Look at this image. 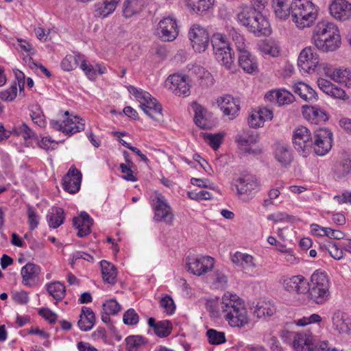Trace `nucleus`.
<instances>
[{
  "mask_svg": "<svg viewBox=\"0 0 351 351\" xmlns=\"http://www.w3.org/2000/svg\"><path fill=\"white\" fill-rule=\"evenodd\" d=\"M312 41L316 48L323 52L337 50L341 45L337 25L328 21L318 22L313 29Z\"/></svg>",
  "mask_w": 351,
  "mask_h": 351,
  "instance_id": "nucleus-1",
  "label": "nucleus"
},
{
  "mask_svg": "<svg viewBox=\"0 0 351 351\" xmlns=\"http://www.w3.org/2000/svg\"><path fill=\"white\" fill-rule=\"evenodd\" d=\"M218 308L231 327L241 328L247 323V310L236 294L225 293L218 304Z\"/></svg>",
  "mask_w": 351,
  "mask_h": 351,
  "instance_id": "nucleus-2",
  "label": "nucleus"
},
{
  "mask_svg": "<svg viewBox=\"0 0 351 351\" xmlns=\"http://www.w3.org/2000/svg\"><path fill=\"white\" fill-rule=\"evenodd\" d=\"M237 19L241 25L256 36H267L271 32L267 19L250 6L241 7V11L237 14Z\"/></svg>",
  "mask_w": 351,
  "mask_h": 351,
  "instance_id": "nucleus-3",
  "label": "nucleus"
},
{
  "mask_svg": "<svg viewBox=\"0 0 351 351\" xmlns=\"http://www.w3.org/2000/svg\"><path fill=\"white\" fill-rule=\"evenodd\" d=\"M330 280L325 272L315 271L311 277L307 287L308 298L317 304H323L329 300Z\"/></svg>",
  "mask_w": 351,
  "mask_h": 351,
  "instance_id": "nucleus-4",
  "label": "nucleus"
},
{
  "mask_svg": "<svg viewBox=\"0 0 351 351\" xmlns=\"http://www.w3.org/2000/svg\"><path fill=\"white\" fill-rule=\"evenodd\" d=\"M291 16L297 27L303 29L315 21L317 16V9L308 0L292 1Z\"/></svg>",
  "mask_w": 351,
  "mask_h": 351,
  "instance_id": "nucleus-5",
  "label": "nucleus"
},
{
  "mask_svg": "<svg viewBox=\"0 0 351 351\" xmlns=\"http://www.w3.org/2000/svg\"><path fill=\"white\" fill-rule=\"evenodd\" d=\"M210 41L215 59L228 69H230L234 58L226 36L219 32L215 33L211 36Z\"/></svg>",
  "mask_w": 351,
  "mask_h": 351,
  "instance_id": "nucleus-6",
  "label": "nucleus"
},
{
  "mask_svg": "<svg viewBox=\"0 0 351 351\" xmlns=\"http://www.w3.org/2000/svg\"><path fill=\"white\" fill-rule=\"evenodd\" d=\"M152 206L154 211V219L156 221H164L171 224L174 215L172 209L165 197L160 193L155 192L154 197L152 199Z\"/></svg>",
  "mask_w": 351,
  "mask_h": 351,
  "instance_id": "nucleus-7",
  "label": "nucleus"
},
{
  "mask_svg": "<svg viewBox=\"0 0 351 351\" xmlns=\"http://www.w3.org/2000/svg\"><path fill=\"white\" fill-rule=\"evenodd\" d=\"M239 197L243 200H249L256 192L259 182L252 174H245L235 180L234 184Z\"/></svg>",
  "mask_w": 351,
  "mask_h": 351,
  "instance_id": "nucleus-8",
  "label": "nucleus"
},
{
  "mask_svg": "<svg viewBox=\"0 0 351 351\" xmlns=\"http://www.w3.org/2000/svg\"><path fill=\"white\" fill-rule=\"evenodd\" d=\"M188 36L195 52L203 53L207 49L210 38L206 28L199 25L193 24L189 31Z\"/></svg>",
  "mask_w": 351,
  "mask_h": 351,
  "instance_id": "nucleus-9",
  "label": "nucleus"
},
{
  "mask_svg": "<svg viewBox=\"0 0 351 351\" xmlns=\"http://www.w3.org/2000/svg\"><path fill=\"white\" fill-rule=\"evenodd\" d=\"M294 148L304 157H306L313 147V138L310 130L304 126L296 128L293 134Z\"/></svg>",
  "mask_w": 351,
  "mask_h": 351,
  "instance_id": "nucleus-10",
  "label": "nucleus"
},
{
  "mask_svg": "<svg viewBox=\"0 0 351 351\" xmlns=\"http://www.w3.org/2000/svg\"><path fill=\"white\" fill-rule=\"evenodd\" d=\"M332 134L328 128H320L315 133L313 146L315 153L319 156L326 155L332 147Z\"/></svg>",
  "mask_w": 351,
  "mask_h": 351,
  "instance_id": "nucleus-11",
  "label": "nucleus"
},
{
  "mask_svg": "<svg viewBox=\"0 0 351 351\" xmlns=\"http://www.w3.org/2000/svg\"><path fill=\"white\" fill-rule=\"evenodd\" d=\"M319 56L315 49L312 47H307L300 52L298 65L301 71L309 73L311 71H315L319 64Z\"/></svg>",
  "mask_w": 351,
  "mask_h": 351,
  "instance_id": "nucleus-12",
  "label": "nucleus"
},
{
  "mask_svg": "<svg viewBox=\"0 0 351 351\" xmlns=\"http://www.w3.org/2000/svg\"><path fill=\"white\" fill-rule=\"evenodd\" d=\"M188 271L194 275L201 276L211 270L214 265V259L210 256H191L186 258Z\"/></svg>",
  "mask_w": 351,
  "mask_h": 351,
  "instance_id": "nucleus-13",
  "label": "nucleus"
},
{
  "mask_svg": "<svg viewBox=\"0 0 351 351\" xmlns=\"http://www.w3.org/2000/svg\"><path fill=\"white\" fill-rule=\"evenodd\" d=\"M166 86L179 97H187L190 95L191 86L189 84V77L180 74L169 75L166 80Z\"/></svg>",
  "mask_w": 351,
  "mask_h": 351,
  "instance_id": "nucleus-14",
  "label": "nucleus"
},
{
  "mask_svg": "<svg viewBox=\"0 0 351 351\" xmlns=\"http://www.w3.org/2000/svg\"><path fill=\"white\" fill-rule=\"evenodd\" d=\"M156 34L163 41H172L178 35L176 21L171 17L162 19L158 24Z\"/></svg>",
  "mask_w": 351,
  "mask_h": 351,
  "instance_id": "nucleus-15",
  "label": "nucleus"
},
{
  "mask_svg": "<svg viewBox=\"0 0 351 351\" xmlns=\"http://www.w3.org/2000/svg\"><path fill=\"white\" fill-rule=\"evenodd\" d=\"M82 175L80 171L73 165L70 167L68 172L62 178L63 189L71 194H75L80 191Z\"/></svg>",
  "mask_w": 351,
  "mask_h": 351,
  "instance_id": "nucleus-16",
  "label": "nucleus"
},
{
  "mask_svg": "<svg viewBox=\"0 0 351 351\" xmlns=\"http://www.w3.org/2000/svg\"><path fill=\"white\" fill-rule=\"evenodd\" d=\"M280 282L286 291L298 294L306 293L308 285L306 279L301 275L282 278Z\"/></svg>",
  "mask_w": 351,
  "mask_h": 351,
  "instance_id": "nucleus-17",
  "label": "nucleus"
},
{
  "mask_svg": "<svg viewBox=\"0 0 351 351\" xmlns=\"http://www.w3.org/2000/svg\"><path fill=\"white\" fill-rule=\"evenodd\" d=\"M329 11L336 20L347 21L351 17V3L346 0H333L329 5Z\"/></svg>",
  "mask_w": 351,
  "mask_h": 351,
  "instance_id": "nucleus-18",
  "label": "nucleus"
},
{
  "mask_svg": "<svg viewBox=\"0 0 351 351\" xmlns=\"http://www.w3.org/2000/svg\"><path fill=\"white\" fill-rule=\"evenodd\" d=\"M334 330L340 335H348L351 330V320L343 312L337 310L332 315Z\"/></svg>",
  "mask_w": 351,
  "mask_h": 351,
  "instance_id": "nucleus-19",
  "label": "nucleus"
},
{
  "mask_svg": "<svg viewBox=\"0 0 351 351\" xmlns=\"http://www.w3.org/2000/svg\"><path fill=\"white\" fill-rule=\"evenodd\" d=\"M258 135L256 132L247 131L241 134H238L235 138L239 148L245 153L255 154V150L251 146L257 143Z\"/></svg>",
  "mask_w": 351,
  "mask_h": 351,
  "instance_id": "nucleus-20",
  "label": "nucleus"
},
{
  "mask_svg": "<svg viewBox=\"0 0 351 351\" xmlns=\"http://www.w3.org/2000/svg\"><path fill=\"white\" fill-rule=\"evenodd\" d=\"M304 117L314 124L326 122L328 119L326 112L317 106L304 105L302 106Z\"/></svg>",
  "mask_w": 351,
  "mask_h": 351,
  "instance_id": "nucleus-21",
  "label": "nucleus"
},
{
  "mask_svg": "<svg viewBox=\"0 0 351 351\" xmlns=\"http://www.w3.org/2000/svg\"><path fill=\"white\" fill-rule=\"evenodd\" d=\"M39 265L32 263H27L21 268V274L22 283L27 287H33L36 284V280L40 273Z\"/></svg>",
  "mask_w": 351,
  "mask_h": 351,
  "instance_id": "nucleus-22",
  "label": "nucleus"
},
{
  "mask_svg": "<svg viewBox=\"0 0 351 351\" xmlns=\"http://www.w3.org/2000/svg\"><path fill=\"white\" fill-rule=\"evenodd\" d=\"M217 103L221 110L226 115L234 117L240 110L239 101L231 95L221 97L217 99Z\"/></svg>",
  "mask_w": 351,
  "mask_h": 351,
  "instance_id": "nucleus-23",
  "label": "nucleus"
},
{
  "mask_svg": "<svg viewBox=\"0 0 351 351\" xmlns=\"http://www.w3.org/2000/svg\"><path fill=\"white\" fill-rule=\"evenodd\" d=\"M140 106L150 118L157 121H160L162 117V106L155 98L152 97L151 95L147 101H141Z\"/></svg>",
  "mask_w": 351,
  "mask_h": 351,
  "instance_id": "nucleus-24",
  "label": "nucleus"
},
{
  "mask_svg": "<svg viewBox=\"0 0 351 351\" xmlns=\"http://www.w3.org/2000/svg\"><path fill=\"white\" fill-rule=\"evenodd\" d=\"M238 61L239 66L245 72L252 74L258 71L257 60L249 51L239 53Z\"/></svg>",
  "mask_w": 351,
  "mask_h": 351,
  "instance_id": "nucleus-25",
  "label": "nucleus"
},
{
  "mask_svg": "<svg viewBox=\"0 0 351 351\" xmlns=\"http://www.w3.org/2000/svg\"><path fill=\"white\" fill-rule=\"evenodd\" d=\"M293 92L307 102H314L318 99L317 93L307 84L300 82L293 86Z\"/></svg>",
  "mask_w": 351,
  "mask_h": 351,
  "instance_id": "nucleus-26",
  "label": "nucleus"
},
{
  "mask_svg": "<svg viewBox=\"0 0 351 351\" xmlns=\"http://www.w3.org/2000/svg\"><path fill=\"white\" fill-rule=\"evenodd\" d=\"M232 263L246 272L253 270L256 265L252 256L237 252L231 258Z\"/></svg>",
  "mask_w": 351,
  "mask_h": 351,
  "instance_id": "nucleus-27",
  "label": "nucleus"
},
{
  "mask_svg": "<svg viewBox=\"0 0 351 351\" xmlns=\"http://www.w3.org/2000/svg\"><path fill=\"white\" fill-rule=\"evenodd\" d=\"M147 323L149 326L153 328L155 334L160 338L168 337L171 333L173 326L169 320L156 322L154 318L150 317Z\"/></svg>",
  "mask_w": 351,
  "mask_h": 351,
  "instance_id": "nucleus-28",
  "label": "nucleus"
},
{
  "mask_svg": "<svg viewBox=\"0 0 351 351\" xmlns=\"http://www.w3.org/2000/svg\"><path fill=\"white\" fill-rule=\"evenodd\" d=\"M148 0H125L123 5V14L125 18L139 14Z\"/></svg>",
  "mask_w": 351,
  "mask_h": 351,
  "instance_id": "nucleus-29",
  "label": "nucleus"
},
{
  "mask_svg": "<svg viewBox=\"0 0 351 351\" xmlns=\"http://www.w3.org/2000/svg\"><path fill=\"white\" fill-rule=\"evenodd\" d=\"M95 316L91 308L82 306L77 325L83 331L90 330L95 324Z\"/></svg>",
  "mask_w": 351,
  "mask_h": 351,
  "instance_id": "nucleus-30",
  "label": "nucleus"
},
{
  "mask_svg": "<svg viewBox=\"0 0 351 351\" xmlns=\"http://www.w3.org/2000/svg\"><path fill=\"white\" fill-rule=\"evenodd\" d=\"M272 6L276 16L281 20H285L291 14V0H273Z\"/></svg>",
  "mask_w": 351,
  "mask_h": 351,
  "instance_id": "nucleus-31",
  "label": "nucleus"
},
{
  "mask_svg": "<svg viewBox=\"0 0 351 351\" xmlns=\"http://www.w3.org/2000/svg\"><path fill=\"white\" fill-rule=\"evenodd\" d=\"M120 0H104L95 5V15L98 17L104 18L112 13Z\"/></svg>",
  "mask_w": 351,
  "mask_h": 351,
  "instance_id": "nucleus-32",
  "label": "nucleus"
},
{
  "mask_svg": "<svg viewBox=\"0 0 351 351\" xmlns=\"http://www.w3.org/2000/svg\"><path fill=\"white\" fill-rule=\"evenodd\" d=\"M312 342L311 334L298 332L294 336L293 346L296 351H309Z\"/></svg>",
  "mask_w": 351,
  "mask_h": 351,
  "instance_id": "nucleus-33",
  "label": "nucleus"
},
{
  "mask_svg": "<svg viewBox=\"0 0 351 351\" xmlns=\"http://www.w3.org/2000/svg\"><path fill=\"white\" fill-rule=\"evenodd\" d=\"M63 122L65 123L66 127L63 130V133L67 135L70 136L84 130L85 121L79 117L74 116L71 118L68 117L66 120H64Z\"/></svg>",
  "mask_w": 351,
  "mask_h": 351,
  "instance_id": "nucleus-34",
  "label": "nucleus"
},
{
  "mask_svg": "<svg viewBox=\"0 0 351 351\" xmlns=\"http://www.w3.org/2000/svg\"><path fill=\"white\" fill-rule=\"evenodd\" d=\"M101 275L104 282L111 285L116 282L117 279V269L114 265L103 260L100 262Z\"/></svg>",
  "mask_w": 351,
  "mask_h": 351,
  "instance_id": "nucleus-35",
  "label": "nucleus"
},
{
  "mask_svg": "<svg viewBox=\"0 0 351 351\" xmlns=\"http://www.w3.org/2000/svg\"><path fill=\"white\" fill-rule=\"evenodd\" d=\"M186 5L194 12L204 14L213 5L215 0H186Z\"/></svg>",
  "mask_w": 351,
  "mask_h": 351,
  "instance_id": "nucleus-36",
  "label": "nucleus"
},
{
  "mask_svg": "<svg viewBox=\"0 0 351 351\" xmlns=\"http://www.w3.org/2000/svg\"><path fill=\"white\" fill-rule=\"evenodd\" d=\"M275 158L283 167H287L291 164L293 157L288 146L285 145H278L275 149Z\"/></svg>",
  "mask_w": 351,
  "mask_h": 351,
  "instance_id": "nucleus-37",
  "label": "nucleus"
},
{
  "mask_svg": "<svg viewBox=\"0 0 351 351\" xmlns=\"http://www.w3.org/2000/svg\"><path fill=\"white\" fill-rule=\"evenodd\" d=\"M47 219L51 228H58L64 223L65 219L64 210L58 207L52 208L48 213Z\"/></svg>",
  "mask_w": 351,
  "mask_h": 351,
  "instance_id": "nucleus-38",
  "label": "nucleus"
},
{
  "mask_svg": "<svg viewBox=\"0 0 351 351\" xmlns=\"http://www.w3.org/2000/svg\"><path fill=\"white\" fill-rule=\"evenodd\" d=\"M258 118L260 123H263L266 121H271L273 118V112L266 108H261L258 111L253 112L248 118V124L250 127L258 125L257 123L253 122L252 120Z\"/></svg>",
  "mask_w": 351,
  "mask_h": 351,
  "instance_id": "nucleus-39",
  "label": "nucleus"
},
{
  "mask_svg": "<svg viewBox=\"0 0 351 351\" xmlns=\"http://www.w3.org/2000/svg\"><path fill=\"white\" fill-rule=\"evenodd\" d=\"M46 289L49 294L58 302L61 301L65 296V287L58 281L47 284Z\"/></svg>",
  "mask_w": 351,
  "mask_h": 351,
  "instance_id": "nucleus-40",
  "label": "nucleus"
},
{
  "mask_svg": "<svg viewBox=\"0 0 351 351\" xmlns=\"http://www.w3.org/2000/svg\"><path fill=\"white\" fill-rule=\"evenodd\" d=\"M193 108L195 112L194 121L195 125L201 129L205 130L209 128V123L205 117L206 112L205 108L196 103L193 104Z\"/></svg>",
  "mask_w": 351,
  "mask_h": 351,
  "instance_id": "nucleus-41",
  "label": "nucleus"
},
{
  "mask_svg": "<svg viewBox=\"0 0 351 351\" xmlns=\"http://www.w3.org/2000/svg\"><path fill=\"white\" fill-rule=\"evenodd\" d=\"M193 108L195 112L194 121L195 125L201 129L205 130L209 128V123L205 117L206 112L205 108L196 103L193 104Z\"/></svg>",
  "mask_w": 351,
  "mask_h": 351,
  "instance_id": "nucleus-42",
  "label": "nucleus"
},
{
  "mask_svg": "<svg viewBox=\"0 0 351 351\" xmlns=\"http://www.w3.org/2000/svg\"><path fill=\"white\" fill-rule=\"evenodd\" d=\"M82 58L83 57L81 55H67L62 60L61 67L64 71H71L74 70L79 65L80 61L82 62Z\"/></svg>",
  "mask_w": 351,
  "mask_h": 351,
  "instance_id": "nucleus-43",
  "label": "nucleus"
},
{
  "mask_svg": "<svg viewBox=\"0 0 351 351\" xmlns=\"http://www.w3.org/2000/svg\"><path fill=\"white\" fill-rule=\"evenodd\" d=\"M229 36L234 43L239 53H243V51H248L245 43L243 36L241 35L234 28H232L229 30Z\"/></svg>",
  "mask_w": 351,
  "mask_h": 351,
  "instance_id": "nucleus-44",
  "label": "nucleus"
},
{
  "mask_svg": "<svg viewBox=\"0 0 351 351\" xmlns=\"http://www.w3.org/2000/svg\"><path fill=\"white\" fill-rule=\"evenodd\" d=\"M335 172L339 178L346 177L351 173V159L345 158L339 161Z\"/></svg>",
  "mask_w": 351,
  "mask_h": 351,
  "instance_id": "nucleus-45",
  "label": "nucleus"
},
{
  "mask_svg": "<svg viewBox=\"0 0 351 351\" xmlns=\"http://www.w3.org/2000/svg\"><path fill=\"white\" fill-rule=\"evenodd\" d=\"M208 342L213 345H219L226 342L225 333L217 331L215 329H209L206 332Z\"/></svg>",
  "mask_w": 351,
  "mask_h": 351,
  "instance_id": "nucleus-46",
  "label": "nucleus"
},
{
  "mask_svg": "<svg viewBox=\"0 0 351 351\" xmlns=\"http://www.w3.org/2000/svg\"><path fill=\"white\" fill-rule=\"evenodd\" d=\"M223 137L221 133L208 134L205 136V140L214 150H217L222 143Z\"/></svg>",
  "mask_w": 351,
  "mask_h": 351,
  "instance_id": "nucleus-47",
  "label": "nucleus"
},
{
  "mask_svg": "<svg viewBox=\"0 0 351 351\" xmlns=\"http://www.w3.org/2000/svg\"><path fill=\"white\" fill-rule=\"evenodd\" d=\"M274 311L275 308L273 306L265 303L262 305H257L254 313L257 317L261 318L265 316L270 317L274 315Z\"/></svg>",
  "mask_w": 351,
  "mask_h": 351,
  "instance_id": "nucleus-48",
  "label": "nucleus"
},
{
  "mask_svg": "<svg viewBox=\"0 0 351 351\" xmlns=\"http://www.w3.org/2000/svg\"><path fill=\"white\" fill-rule=\"evenodd\" d=\"M123 321L126 325H136L139 321V316L134 309L130 308L124 313Z\"/></svg>",
  "mask_w": 351,
  "mask_h": 351,
  "instance_id": "nucleus-49",
  "label": "nucleus"
},
{
  "mask_svg": "<svg viewBox=\"0 0 351 351\" xmlns=\"http://www.w3.org/2000/svg\"><path fill=\"white\" fill-rule=\"evenodd\" d=\"M277 104L279 106L289 104L293 101L294 96L286 90H278Z\"/></svg>",
  "mask_w": 351,
  "mask_h": 351,
  "instance_id": "nucleus-50",
  "label": "nucleus"
},
{
  "mask_svg": "<svg viewBox=\"0 0 351 351\" xmlns=\"http://www.w3.org/2000/svg\"><path fill=\"white\" fill-rule=\"evenodd\" d=\"M16 83L14 82L9 88L0 93V98L3 101H11L16 98Z\"/></svg>",
  "mask_w": 351,
  "mask_h": 351,
  "instance_id": "nucleus-51",
  "label": "nucleus"
},
{
  "mask_svg": "<svg viewBox=\"0 0 351 351\" xmlns=\"http://www.w3.org/2000/svg\"><path fill=\"white\" fill-rule=\"evenodd\" d=\"M103 310L112 315H117L121 310V305L115 300H109L103 304Z\"/></svg>",
  "mask_w": 351,
  "mask_h": 351,
  "instance_id": "nucleus-52",
  "label": "nucleus"
},
{
  "mask_svg": "<svg viewBox=\"0 0 351 351\" xmlns=\"http://www.w3.org/2000/svg\"><path fill=\"white\" fill-rule=\"evenodd\" d=\"M160 304L167 314L172 315L175 312L176 305L173 299L169 295L162 298Z\"/></svg>",
  "mask_w": 351,
  "mask_h": 351,
  "instance_id": "nucleus-53",
  "label": "nucleus"
},
{
  "mask_svg": "<svg viewBox=\"0 0 351 351\" xmlns=\"http://www.w3.org/2000/svg\"><path fill=\"white\" fill-rule=\"evenodd\" d=\"M322 321L320 315L313 313L308 317H303L302 318L295 320V324L300 326H305L310 324L319 323Z\"/></svg>",
  "mask_w": 351,
  "mask_h": 351,
  "instance_id": "nucleus-54",
  "label": "nucleus"
},
{
  "mask_svg": "<svg viewBox=\"0 0 351 351\" xmlns=\"http://www.w3.org/2000/svg\"><path fill=\"white\" fill-rule=\"evenodd\" d=\"M128 89L140 103L141 101H145L149 99L150 94L149 93L143 91L141 89H137L134 86H130Z\"/></svg>",
  "mask_w": 351,
  "mask_h": 351,
  "instance_id": "nucleus-55",
  "label": "nucleus"
},
{
  "mask_svg": "<svg viewBox=\"0 0 351 351\" xmlns=\"http://www.w3.org/2000/svg\"><path fill=\"white\" fill-rule=\"evenodd\" d=\"M80 67L84 72L88 79L91 80L95 79L97 75L96 70L90 64L87 63V62L83 58L80 63Z\"/></svg>",
  "mask_w": 351,
  "mask_h": 351,
  "instance_id": "nucleus-56",
  "label": "nucleus"
},
{
  "mask_svg": "<svg viewBox=\"0 0 351 351\" xmlns=\"http://www.w3.org/2000/svg\"><path fill=\"white\" fill-rule=\"evenodd\" d=\"M125 341L130 350L145 343V339L139 335L130 336Z\"/></svg>",
  "mask_w": 351,
  "mask_h": 351,
  "instance_id": "nucleus-57",
  "label": "nucleus"
},
{
  "mask_svg": "<svg viewBox=\"0 0 351 351\" xmlns=\"http://www.w3.org/2000/svg\"><path fill=\"white\" fill-rule=\"evenodd\" d=\"M327 250L330 256L336 260H340L343 257V249L341 247V248L339 247L337 244L335 243H330L327 247Z\"/></svg>",
  "mask_w": 351,
  "mask_h": 351,
  "instance_id": "nucleus-58",
  "label": "nucleus"
},
{
  "mask_svg": "<svg viewBox=\"0 0 351 351\" xmlns=\"http://www.w3.org/2000/svg\"><path fill=\"white\" fill-rule=\"evenodd\" d=\"M267 218L269 221L278 223L284 221H290L293 218V217L289 215L286 213H276L269 215Z\"/></svg>",
  "mask_w": 351,
  "mask_h": 351,
  "instance_id": "nucleus-59",
  "label": "nucleus"
},
{
  "mask_svg": "<svg viewBox=\"0 0 351 351\" xmlns=\"http://www.w3.org/2000/svg\"><path fill=\"white\" fill-rule=\"evenodd\" d=\"M188 196L191 199L200 200V199H210L213 197L212 194L206 191H189L188 192Z\"/></svg>",
  "mask_w": 351,
  "mask_h": 351,
  "instance_id": "nucleus-60",
  "label": "nucleus"
},
{
  "mask_svg": "<svg viewBox=\"0 0 351 351\" xmlns=\"http://www.w3.org/2000/svg\"><path fill=\"white\" fill-rule=\"evenodd\" d=\"M38 314L47 320L49 324H54L58 317L57 315L48 308H42L39 309Z\"/></svg>",
  "mask_w": 351,
  "mask_h": 351,
  "instance_id": "nucleus-61",
  "label": "nucleus"
},
{
  "mask_svg": "<svg viewBox=\"0 0 351 351\" xmlns=\"http://www.w3.org/2000/svg\"><path fill=\"white\" fill-rule=\"evenodd\" d=\"M28 223L30 230H33L38 227V216L36 214L32 207H29L27 209Z\"/></svg>",
  "mask_w": 351,
  "mask_h": 351,
  "instance_id": "nucleus-62",
  "label": "nucleus"
},
{
  "mask_svg": "<svg viewBox=\"0 0 351 351\" xmlns=\"http://www.w3.org/2000/svg\"><path fill=\"white\" fill-rule=\"evenodd\" d=\"M215 284L217 288H224L228 282L227 276L221 271L217 270L214 274Z\"/></svg>",
  "mask_w": 351,
  "mask_h": 351,
  "instance_id": "nucleus-63",
  "label": "nucleus"
},
{
  "mask_svg": "<svg viewBox=\"0 0 351 351\" xmlns=\"http://www.w3.org/2000/svg\"><path fill=\"white\" fill-rule=\"evenodd\" d=\"M93 223L84 222H78L77 226H74L78 230L77 235L79 237H84L90 232V227Z\"/></svg>",
  "mask_w": 351,
  "mask_h": 351,
  "instance_id": "nucleus-64",
  "label": "nucleus"
}]
</instances>
